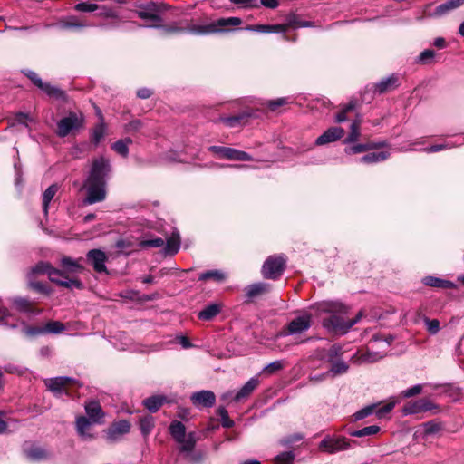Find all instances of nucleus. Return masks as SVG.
<instances>
[{
  "mask_svg": "<svg viewBox=\"0 0 464 464\" xmlns=\"http://www.w3.org/2000/svg\"><path fill=\"white\" fill-rule=\"evenodd\" d=\"M313 309L319 314H329L330 315L322 321V325L330 333L340 334H346L363 316L360 311L353 319H345L349 307L339 301H322L316 303Z\"/></svg>",
  "mask_w": 464,
  "mask_h": 464,
  "instance_id": "nucleus-1",
  "label": "nucleus"
},
{
  "mask_svg": "<svg viewBox=\"0 0 464 464\" xmlns=\"http://www.w3.org/2000/svg\"><path fill=\"white\" fill-rule=\"evenodd\" d=\"M110 171V162L101 157L93 160L90 174L84 183L87 197L83 200L85 205H92L103 201L106 198L105 178Z\"/></svg>",
  "mask_w": 464,
  "mask_h": 464,
  "instance_id": "nucleus-2",
  "label": "nucleus"
},
{
  "mask_svg": "<svg viewBox=\"0 0 464 464\" xmlns=\"http://www.w3.org/2000/svg\"><path fill=\"white\" fill-rule=\"evenodd\" d=\"M32 274H46L52 282L69 289H82L83 287L80 280L69 278L63 272L53 268L50 264L45 262H40L34 266L32 268Z\"/></svg>",
  "mask_w": 464,
  "mask_h": 464,
  "instance_id": "nucleus-3",
  "label": "nucleus"
},
{
  "mask_svg": "<svg viewBox=\"0 0 464 464\" xmlns=\"http://www.w3.org/2000/svg\"><path fill=\"white\" fill-rule=\"evenodd\" d=\"M242 20L238 17L220 18L204 24L190 25L188 30L193 34L207 35L228 31L229 27L238 26Z\"/></svg>",
  "mask_w": 464,
  "mask_h": 464,
  "instance_id": "nucleus-4",
  "label": "nucleus"
},
{
  "mask_svg": "<svg viewBox=\"0 0 464 464\" xmlns=\"http://www.w3.org/2000/svg\"><path fill=\"white\" fill-rule=\"evenodd\" d=\"M169 433L175 441L180 444L179 450L186 454V456H190L198 440L196 433L189 432L188 434H186L185 425L179 420L171 422L169 426Z\"/></svg>",
  "mask_w": 464,
  "mask_h": 464,
  "instance_id": "nucleus-5",
  "label": "nucleus"
},
{
  "mask_svg": "<svg viewBox=\"0 0 464 464\" xmlns=\"http://www.w3.org/2000/svg\"><path fill=\"white\" fill-rule=\"evenodd\" d=\"M394 337L392 335L382 336L380 334L373 335L367 347V352L361 355L362 362H374L382 359L386 352L385 351H375L377 343H382L385 347H389L393 342Z\"/></svg>",
  "mask_w": 464,
  "mask_h": 464,
  "instance_id": "nucleus-6",
  "label": "nucleus"
},
{
  "mask_svg": "<svg viewBox=\"0 0 464 464\" xmlns=\"http://www.w3.org/2000/svg\"><path fill=\"white\" fill-rule=\"evenodd\" d=\"M84 123V117L82 113L69 112L67 116L62 118L57 122L56 134L64 138L70 133L82 128Z\"/></svg>",
  "mask_w": 464,
  "mask_h": 464,
  "instance_id": "nucleus-7",
  "label": "nucleus"
},
{
  "mask_svg": "<svg viewBox=\"0 0 464 464\" xmlns=\"http://www.w3.org/2000/svg\"><path fill=\"white\" fill-rule=\"evenodd\" d=\"M355 441H353L343 436L340 437H332L326 436L324 440L319 443L318 449L322 452H325L328 454H335L340 451L349 450L353 448V444H355Z\"/></svg>",
  "mask_w": 464,
  "mask_h": 464,
  "instance_id": "nucleus-8",
  "label": "nucleus"
},
{
  "mask_svg": "<svg viewBox=\"0 0 464 464\" xmlns=\"http://www.w3.org/2000/svg\"><path fill=\"white\" fill-rule=\"evenodd\" d=\"M285 259L282 256H269L262 267L263 276L266 279L276 280L281 276L285 270Z\"/></svg>",
  "mask_w": 464,
  "mask_h": 464,
  "instance_id": "nucleus-9",
  "label": "nucleus"
},
{
  "mask_svg": "<svg viewBox=\"0 0 464 464\" xmlns=\"http://www.w3.org/2000/svg\"><path fill=\"white\" fill-rule=\"evenodd\" d=\"M208 150L222 159L229 160L250 161L253 160L248 153L229 147L210 146Z\"/></svg>",
  "mask_w": 464,
  "mask_h": 464,
  "instance_id": "nucleus-10",
  "label": "nucleus"
},
{
  "mask_svg": "<svg viewBox=\"0 0 464 464\" xmlns=\"http://www.w3.org/2000/svg\"><path fill=\"white\" fill-rule=\"evenodd\" d=\"M24 73L32 81V82L37 86L41 91L46 93L50 97L56 99H64L65 93L59 88L51 85L48 82H44L39 75L30 70L24 71Z\"/></svg>",
  "mask_w": 464,
  "mask_h": 464,
  "instance_id": "nucleus-11",
  "label": "nucleus"
},
{
  "mask_svg": "<svg viewBox=\"0 0 464 464\" xmlns=\"http://www.w3.org/2000/svg\"><path fill=\"white\" fill-rule=\"evenodd\" d=\"M75 381L69 377L60 376L55 378L46 379L44 383L48 390L53 392L55 395L59 396L63 393L69 395L68 387L71 383Z\"/></svg>",
  "mask_w": 464,
  "mask_h": 464,
  "instance_id": "nucleus-12",
  "label": "nucleus"
},
{
  "mask_svg": "<svg viewBox=\"0 0 464 464\" xmlns=\"http://www.w3.org/2000/svg\"><path fill=\"white\" fill-rule=\"evenodd\" d=\"M87 261L91 264L93 269L97 273H107L106 261L107 256L106 254L100 249H92L87 255Z\"/></svg>",
  "mask_w": 464,
  "mask_h": 464,
  "instance_id": "nucleus-13",
  "label": "nucleus"
},
{
  "mask_svg": "<svg viewBox=\"0 0 464 464\" xmlns=\"http://www.w3.org/2000/svg\"><path fill=\"white\" fill-rule=\"evenodd\" d=\"M312 324V317L309 314H304L293 319L287 325L288 333L291 334H302L307 331Z\"/></svg>",
  "mask_w": 464,
  "mask_h": 464,
  "instance_id": "nucleus-14",
  "label": "nucleus"
},
{
  "mask_svg": "<svg viewBox=\"0 0 464 464\" xmlns=\"http://www.w3.org/2000/svg\"><path fill=\"white\" fill-rule=\"evenodd\" d=\"M190 400L195 406L210 408L216 402V396L213 392L203 390L194 392Z\"/></svg>",
  "mask_w": 464,
  "mask_h": 464,
  "instance_id": "nucleus-15",
  "label": "nucleus"
},
{
  "mask_svg": "<svg viewBox=\"0 0 464 464\" xmlns=\"http://www.w3.org/2000/svg\"><path fill=\"white\" fill-rule=\"evenodd\" d=\"M344 135V130L341 127H331L315 140V145L323 146L334 142Z\"/></svg>",
  "mask_w": 464,
  "mask_h": 464,
  "instance_id": "nucleus-16",
  "label": "nucleus"
},
{
  "mask_svg": "<svg viewBox=\"0 0 464 464\" xmlns=\"http://www.w3.org/2000/svg\"><path fill=\"white\" fill-rule=\"evenodd\" d=\"M87 418L92 420V423L101 424L103 422L104 411L97 401H91L86 402L84 405Z\"/></svg>",
  "mask_w": 464,
  "mask_h": 464,
  "instance_id": "nucleus-17",
  "label": "nucleus"
},
{
  "mask_svg": "<svg viewBox=\"0 0 464 464\" xmlns=\"http://www.w3.org/2000/svg\"><path fill=\"white\" fill-rule=\"evenodd\" d=\"M433 408L434 405L430 401L427 399H420L405 405L402 409V412L405 415L417 414L430 411Z\"/></svg>",
  "mask_w": 464,
  "mask_h": 464,
  "instance_id": "nucleus-18",
  "label": "nucleus"
},
{
  "mask_svg": "<svg viewBox=\"0 0 464 464\" xmlns=\"http://www.w3.org/2000/svg\"><path fill=\"white\" fill-rule=\"evenodd\" d=\"M259 380L257 376L252 377L248 380L244 386L235 394L233 400L236 402H240L250 396V394L258 386Z\"/></svg>",
  "mask_w": 464,
  "mask_h": 464,
  "instance_id": "nucleus-19",
  "label": "nucleus"
},
{
  "mask_svg": "<svg viewBox=\"0 0 464 464\" xmlns=\"http://www.w3.org/2000/svg\"><path fill=\"white\" fill-rule=\"evenodd\" d=\"M270 289L271 285L269 284L259 282L246 286L245 288V293L247 301H252L253 299L268 293Z\"/></svg>",
  "mask_w": 464,
  "mask_h": 464,
  "instance_id": "nucleus-20",
  "label": "nucleus"
},
{
  "mask_svg": "<svg viewBox=\"0 0 464 464\" xmlns=\"http://www.w3.org/2000/svg\"><path fill=\"white\" fill-rule=\"evenodd\" d=\"M13 306L20 313L24 314H40L41 310L34 308V303L24 298L14 297L11 301Z\"/></svg>",
  "mask_w": 464,
  "mask_h": 464,
  "instance_id": "nucleus-21",
  "label": "nucleus"
},
{
  "mask_svg": "<svg viewBox=\"0 0 464 464\" xmlns=\"http://www.w3.org/2000/svg\"><path fill=\"white\" fill-rule=\"evenodd\" d=\"M92 424V420L85 416L76 418V430L82 440L93 438L92 434L89 432L91 425Z\"/></svg>",
  "mask_w": 464,
  "mask_h": 464,
  "instance_id": "nucleus-22",
  "label": "nucleus"
},
{
  "mask_svg": "<svg viewBox=\"0 0 464 464\" xmlns=\"http://www.w3.org/2000/svg\"><path fill=\"white\" fill-rule=\"evenodd\" d=\"M384 146H386L385 141H382V142H378V143L370 142L367 144H356V145L346 147L344 149V152L348 155H353V154H359L362 152H365L369 150L377 149V148H381V147H384Z\"/></svg>",
  "mask_w": 464,
  "mask_h": 464,
  "instance_id": "nucleus-23",
  "label": "nucleus"
},
{
  "mask_svg": "<svg viewBox=\"0 0 464 464\" xmlns=\"http://www.w3.org/2000/svg\"><path fill=\"white\" fill-rule=\"evenodd\" d=\"M422 283L430 287L441 288V289H451L455 287L454 283L449 280L441 279L436 276H425L422 278Z\"/></svg>",
  "mask_w": 464,
  "mask_h": 464,
  "instance_id": "nucleus-24",
  "label": "nucleus"
},
{
  "mask_svg": "<svg viewBox=\"0 0 464 464\" xmlns=\"http://www.w3.org/2000/svg\"><path fill=\"white\" fill-rule=\"evenodd\" d=\"M130 430V424L128 420H120L111 425L108 434L111 439L116 440L119 436L129 433Z\"/></svg>",
  "mask_w": 464,
  "mask_h": 464,
  "instance_id": "nucleus-25",
  "label": "nucleus"
},
{
  "mask_svg": "<svg viewBox=\"0 0 464 464\" xmlns=\"http://www.w3.org/2000/svg\"><path fill=\"white\" fill-rule=\"evenodd\" d=\"M343 355V348L340 344H334L327 350H323L320 358L327 362H334Z\"/></svg>",
  "mask_w": 464,
  "mask_h": 464,
  "instance_id": "nucleus-26",
  "label": "nucleus"
},
{
  "mask_svg": "<svg viewBox=\"0 0 464 464\" xmlns=\"http://www.w3.org/2000/svg\"><path fill=\"white\" fill-rule=\"evenodd\" d=\"M180 248V237L178 231H173L167 238L164 252L166 255H175Z\"/></svg>",
  "mask_w": 464,
  "mask_h": 464,
  "instance_id": "nucleus-27",
  "label": "nucleus"
},
{
  "mask_svg": "<svg viewBox=\"0 0 464 464\" xmlns=\"http://www.w3.org/2000/svg\"><path fill=\"white\" fill-rule=\"evenodd\" d=\"M464 5V0H448L445 3L438 5L434 11L437 16L444 15L451 10L457 9Z\"/></svg>",
  "mask_w": 464,
  "mask_h": 464,
  "instance_id": "nucleus-28",
  "label": "nucleus"
},
{
  "mask_svg": "<svg viewBox=\"0 0 464 464\" xmlns=\"http://www.w3.org/2000/svg\"><path fill=\"white\" fill-rule=\"evenodd\" d=\"M362 122V119L361 115H357L356 119L353 121L351 126H350V132L345 139V143H353L359 140L361 132L360 128L361 124Z\"/></svg>",
  "mask_w": 464,
  "mask_h": 464,
  "instance_id": "nucleus-29",
  "label": "nucleus"
},
{
  "mask_svg": "<svg viewBox=\"0 0 464 464\" xmlns=\"http://www.w3.org/2000/svg\"><path fill=\"white\" fill-rule=\"evenodd\" d=\"M288 24H256L249 29L259 33H284L286 31Z\"/></svg>",
  "mask_w": 464,
  "mask_h": 464,
  "instance_id": "nucleus-30",
  "label": "nucleus"
},
{
  "mask_svg": "<svg viewBox=\"0 0 464 464\" xmlns=\"http://www.w3.org/2000/svg\"><path fill=\"white\" fill-rule=\"evenodd\" d=\"M331 368L327 371L330 378H334L337 375L344 374L349 369V365L343 360H336L334 362H330Z\"/></svg>",
  "mask_w": 464,
  "mask_h": 464,
  "instance_id": "nucleus-31",
  "label": "nucleus"
},
{
  "mask_svg": "<svg viewBox=\"0 0 464 464\" xmlns=\"http://www.w3.org/2000/svg\"><path fill=\"white\" fill-rule=\"evenodd\" d=\"M58 189H59V187L57 184H52L44 192L43 210H44V213L45 216L48 214L49 204L52 201V199L53 198V197L55 196V194L57 193Z\"/></svg>",
  "mask_w": 464,
  "mask_h": 464,
  "instance_id": "nucleus-32",
  "label": "nucleus"
},
{
  "mask_svg": "<svg viewBox=\"0 0 464 464\" xmlns=\"http://www.w3.org/2000/svg\"><path fill=\"white\" fill-rule=\"evenodd\" d=\"M138 16L144 20L147 24V26L150 27L158 26L161 23V17L156 13L149 11H139Z\"/></svg>",
  "mask_w": 464,
  "mask_h": 464,
  "instance_id": "nucleus-33",
  "label": "nucleus"
},
{
  "mask_svg": "<svg viewBox=\"0 0 464 464\" xmlns=\"http://www.w3.org/2000/svg\"><path fill=\"white\" fill-rule=\"evenodd\" d=\"M390 153L388 151L372 152L364 155L360 159V162L372 164L385 160Z\"/></svg>",
  "mask_w": 464,
  "mask_h": 464,
  "instance_id": "nucleus-34",
  "label": "nucleus"
},
{
  "mask_svg": "<svg viewBox=\"0 0 464 464\" xmlns=\"http://www.w3.org/2000/svg\"><path fill=\"white\" fill-rule=\"evenodd\" d=\"M220 312V306L216 304H209L201 310L198 317L204 321H209L217 316Z\"/></svg>",
  "mask_w": 464,
  "mask_h": 464,
  "instance_id": "nucleus-35",
  "label": "nucleus"
},
{
  "mask_svg": "<svg viewBox=\"0 0 464 464\" xmlns=\"http://www.w3.org/2000/svg\"><path fill=\"white\" fill-rule=\"evenodd\" d=\"M165 400L164 396H151L143 401V405L150 412H156L160 410Z\"/></svg>",
  "mask_w": 464,
  "mask_h": 464,
  "instance_id": "nucleus-36",
  "label": "nucleus"
},
{
  "mask_svg": "<svg viewBox=\"0 0 464 464\" xmlns=\"http://www.w3.org/2000/svg\"><path fill=\"white\" fill-rule=\"evenodd\" d=\"M247 117H250L249 113H241L231 117H222L219 119V121L223 122L226 126L234 128L238 125H241Z\"/></svg>",
  "mask_w": 464,
  "mask_h": 464,
  "instance_id": "nucleus-37",
  "label": "nucleus"
},
{
  "mask_svg": "<svg viewBox=\"0 0 464 464\" xmlns=\"http://www.w3.org/2000/svg\"><path fill=\"white\" fill-rule=\"evenodd\" d=\"M26 456L32 460H42L48 458V452L41 447L32 446L26 450Z\"/></svg>",
  "mask_w": 464,
  "mask_h": 464,
  "instance_id": "nucleus-38",
  "label": "nucleus"
},
{
  "mask_svg": "<svg viewBox=\"0 0 464 464\" xmlns=\"http://www.w3.org/2000/svg\"><path fill=\"white\" fill-rule=\"evenodd\" d=\"M398 78L396 76H390L379 82L375 86V91L379 93L385 92L393 89L397 84Z\"/></svg>",
  "mask_w": 464,
  "mask_h": 464,
  "instance_id": "nucleus-39",
  "label": "nucleus"
},
{
  "mask_svg": "<svg viewBox=\"0 0 464 464\" xmlns=\"http://www.w3.org/2000/svg\"><path fill=\"white\" fill-rule=\"evenodd\" d=\"M62 266L70 273L80 272L83 269L82 266L78 260L72 259L71 257L64 256L61 260Z\"/></svg>",
  "mask_w": 464,
  "mask_h": 464,
  "instance_id": "nucleus-40",
  "label": "nucleus"
},
{
  "mask_svg": "<svg viewBox=\"0 0 464 464\" xmlns=\"http://www.w3.org/2000/svg\"><path fill=\"white\" fill-rule=\"evenodd\" d=\"M210 279L217 282H222L226 279V275L220 270H209L201 273L198 276V280L200 281H206Z\"/></svg>",
  "mask_w": 464,
  "mask_h": 464,
  "instance_id": "nucleus-41",
  "label": "nucleus"
},
{
  "mask_svg": "<svg viewBox=\"0 0 464 464\" xmlns=\"http://www.w3.org/2000/svg\"><path fill=\"white\" fill-rule=\"evenodd\" d=\"M132 143L131 139L120 140L111 145L113 150L122 157H127L129 153V145Z\"/></svg>",
  "mask_w": 464,
  "mask_h": 464,
  "instance_id": "nucleus-42",
  "label": "nucleus"
},
{
  "mask_svg": "<svg viewBox=\"0 0 464 464\" xmlns=\"http://www.w3.org/2000/svg\"><path fill=\"white\" fill-rule=\"evenodd\" d=\"M380 430L381 428L378 425H371L357 430L351 431L349 434L353 437L362 438L375 435L380 431Z\"/></svg>",
  "mask_w": 464,
  "mask_h": 464,
  "instance_id": "nucleus-43",
  "label": "nucleus"
},
{
  "mask_svg": "<svg viewBox=\"0 0 464 464\" xmlns=\"http://www.w3.org/2000/svg\"><path fill=\"white\" fill-rule=\"evenodd\" d=\"M154 425V418L150 415H146L140 419V429L143 436H148L153 430Z\"/></svg>",
  "mask_w": 464,
  "mask_h": 464,
  "instance_id": "nucleus-44",
  "label": "nucleus"
},
{
  "mask_svg": "<svg viewBox=\"0 0 464 464\" xmlns=\"http://www.w3.org/2000/svg\"><path fill=\"white\" fill-rule=\"evenodd\" d=\"M285 366V361L277 360V361H275L271 363H268L266 366H265L262 369L260 374L272 375V374L276 373V372H279L282 369H284Z\"/></svg>",
  "mask_w": 464,
  "mask_h": 464,
  "instance_id": "nucleus-45",
  "label": "nucleus"
},
{
  "mask_svg": "<svg viewBox=\"0 0 464 464\" xmlns=\"http://www.w3.org/2000/svg\"><path fill=\"white\" fill-rule=\"evenodd\" d=\"M105 131L106 126L102 121L94 127L92 134V140L95 145L99 144L104 138Z\"/></svg>",
  "mask_w": 464,
  "mask_h": 464,
  "instance_id": "nucleus-46",
  "label": "nucleus"
},
{
  "mask_svg": "<svg viewBox=\"0 0 464 464\" xmlns=\"http://www.w3.org/2000/svg\"><path fill=\"white\" fill-rule=\"evenodd\" d=\"M295 455L292 451L282 452L275 457V464H294Z\"/></svg>",
  "mask_w": 464,
  "mask_h": 464,
  "instance_id": "nucleus-47",
  "label": "nucleus"
},
{
  "mask_svg": "<svg viewBox=\"0 0 464 464\" xmlns=\"http://www.w3.org/2000/svg\"><path fill=\"white\" fill-rule=\"evenodd\" d=\"M165 244L164 239L160 237H155L152 239H144L139 242V246L140 248H151V247H161Z\"/></svg>",
  "mask_w": 464,
  "mask_h": 464,
  "instance_id": "nucleus-48",
  "label": "nucleus"
},
{
  "mask_svg": "<svg viewBox=\"0 0 464 464\" xmlns=\"http://www.w3.org/2000/svg\"><path fill=\"white\" fill-rule=\"evenodd\" d=\"M426 329L430 334H437L440 330V323L438 319H430L427 316L423 317Z\"/></svg>",
  "mask_w": 464,
  "mask_h": 464,
  "instance_id": "nucleus-49",
  "label": "nucleus"
},
{
  "mask_svg": "<svg viewBox=\"0 0 464 464\" xmlns=\"http://www.w3.org/2000/svg\"><path fill=\"white\" fill-rule=\"evenodd\" d=\"M44 329V334H47V333L60 334L65 329V327H64L63 324H62L59 321H50L45 324Z\"/></svg>",
  "mask_w": 464,
  "mask_h": 464,
  "instance_id": "nucleus-50",
  "label": "nucleus"
},
{
  "mask_svg": "<svg viewBox=\"0 0 464 464\" xmlns=\"http://www.w3.org/2000/svg\"><path fill=\"white\" fill-rule=\"evenodd\" d=\"M376 407L377 406L375 404H372L361 409L353 415V420L357 421L372 415L374 412Z\"/></svg>",
  "mask_w": 464,
  "mask_h": 464,
  "instance_id": "nucleus-51",
  "label": "nucleus"
},
{
  "mask_svg": "<svg viewBox=\"0 0 464 464\" xmlns=\"http://www.w3.org/2000/svg\"><path fill=\"white\" fill-rule=\"evenodd\" d=\"M218 413L220 416L221 424L224 428H231L234 426V421L229 418L228 412L224 407H219Z\"/></svg>",
  "mask_w": 464,
  "mask_h": 464,
  "instance_id": "nucleus-52",
  "label": "nucleus"
},
{
  "mask_svg": "<svg viewBox=\"0 0 464 464\" xmlns=\"http://www.w3.org/2000/svg\"><path fill=\"white\" fill-rule=\"evenodd\" d=\"M99 6L96 4L89 3V2H82L78 3L74 9L78 12H83V13H92L96 10H98Z\"/></svg>",
  "mask_w": 464,
  "mask_h": 464,
  "instance_id": "nucleus-53",
  "label": "nucleus"
},
{
  "mask_svg": "<svg viewBox=\"0 0 464 464\" xmlns=\"http://www.w3.org/2000/svg\"><path fill=\"white\" fill-rule=\"evenodd\" d=\"M423 429L425 435H431L440 431L441 430V425L439 422L431 420L423 423Z\"/></svg>",
  "mask_w": 464,
  "mask_h": 464,
  "instance_id": "nucleus-54",
  "label": "nucleus"
},
{
  "mask_svg": "<svg viewBox=\"0 0 464 464\" xmlns=\"http://www.w3.org/2000/svg\"><path fill=\"white\" fill-rule=\"evenodd\" d=\"M355 108V104L351 102L349 104H347L341 111H339L336 114L335 120L337 122H343L347 121V113L353 111Z\"/></svg>",
  "mask_w": 464,
  "mask_h": 464,
  "instance_id": "nucleus-55",
  "label": "nucleus"
},
{
  "mask_svg": "<svg viewBox=\"0 0 464 464\" xmlns=\"http://www.w3.org/2000/svg\"><path fill=\"white\" fill-rule=\"evenodd\" d=\"M288 103L287 98H277L276 100H270L266 102V106L270 111H276L279 107Z\"/></svg>",
  "mask_w": 464,
  "mask_h": 464,
  "instance_id": "nucleus-56",
  "label": "nucleus"
},
{
  "mask_svg": "<svg viewBox=\"0 0 464 464\" xmlns=\"http://www.w3.org/2000/svg\"><path fill=\"white\" fill-rule=\"evenodd\" d=\"M395 404V401H389L382 407H380L377 410L375 409L374 412L376 413L378 418H383L387 413L392 411Z\"/></svg>",
  "mask_w": 464,
  "mask_h": 464,
  "instance_id": "nucleus-57",
  "label": "nucleus"
},
{
  "mask_svg": "<svg viewBox=\"0 0 464 464\" xmlns=\"http://www.w3.org/2000/svg\"><path fill=\"white\" fill-rule=\"evenodd\" d=\"M304 439V435L302 433H295L292 435H289L287 437H285L280 440V444L283 446H289L291 444H294L297 441H300Z\"/></svg>",
  "mask_w": 464,
  "mask_h": 464,
  "instance_id": "nucleus-58",
  "label": "nucleus"
},
{
  "mask_svg": "<svg viewBox=\"0 0 464 464\" xmlns=\"http://www.w3.org/2000/svg\"><path fill=\"white\" fill-rule=\"evenodd\" d=\"M435 56V52L431 49H426L420 53L418 57V63H428L433 57Z\"/></svg>",
  "mask_w": 464,
  "mask_h": 464,
  "instance_id": "nucleus-59",
  "label": "nucleus"
},
{
  "mask_svg": "<svg viewBox=\"0 0 464 464\" xmlns=\"http://www.w3.org/2000/svg\"><path fill=\"white\" fill-rule=\"evenodd\" d=\"M29 285L32 289L35 290L38 293H42V294H45V295H50V293H51V290L44 283L30 281Z\"/></svg>",
  "mask_w": 464,
  "mask_h": 464,
  "instance_id": "nucleus-60",
  "label": "nucleus"
},
{
  "mask_svg": "<svg viewBox=\"0 0 464 464\" xmlns=\"http://www.w3.org/2000/svg\"><path fill=\"white\" fill-rule=\"evenodd\" d=\"M450 148H452V144L450 142H446L443 144H437V145H432V146L427 147V148L423 149V150L427 153H434V152H438V151L450 149Z\"/></svg>",
  "mask_w": 464,
  "mask_h": 464,
  "instance_id": "nucleus-61",
  "label": "nucleus"
},
{
  "mask_svg": "<svg viewBox=\"0 0 464 464\" xmlns=\"http://www.w3.org/2000/svg\"><path fill=\"white\" fill-rule=\"evenodd\" d=\"M422 391V386L420 384L414 385L405 391L402 392V395L405 398H409L417 394H420Z\"/></svg>",
  "mask_w": 464,
  "mask_h": 464,
  "instance_id": "nucleus-62",
  "label": "nucleus"
},
{
  "mask_svg": "<svg viewBox=\"0 0 464 464\" xmlns=\"http://www.w3.org/2000/svg\"><path fill=\"white\" fill-rule=\"evenodd\" d=\"M236 5H239L243 7H258V0H230Z\"/></svg>",
  "mask_w": 464,
  "mask_h": 464,
  "instance_id": "nucleus-63",
  "label": "nucleus"
},
{
  "mask_svg": "<svg viewBox=\"0 0 464 464\" xmlns=\"http://www.w3.org/2000/svg\"><path fill=\"white\" fill-rule=\"evenodd\" d=\"M24 333L27 336H36L44 334V327H24Z\"/></svg>",
  "mask_w": 464,
  "mask_h": 464,
  "instance_id": "nucleus-64",
  "label": "nucleus"
}]
</instances>
